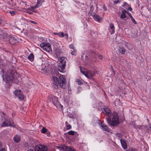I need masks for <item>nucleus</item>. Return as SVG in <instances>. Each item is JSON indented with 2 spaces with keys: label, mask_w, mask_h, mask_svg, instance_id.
I'll list each match as a JSON object with an SVG mask.
<instances>
[{
  "label": "nucleus",
  "mask_w": 151,
  "mask_h": 151,
  "mask_svg": "<svg viewBox=\"0 0 151 151\" xmlns=\"http://www.w3.org/2000/svg\"><path fill=\"white\" fill-rule=\"evenodd\" d=\"M104 116L107 122L113 126H115L119 123L118 114L116 112L113 113L110 109L104 106Z\"/></svg>",
  "instance_id": "1"
},
{
  "label": "nucleus",
  "mask_w": 151,
  "mask_h": 151,
  "mask_svg": "<svg viewBox=\"0 0 151 151\" xmlns=\"http://www.w3.org/2000/svg\"><path fill=\"white\" fill-rule=\"evenodd\" d=\"M52 79L54 82L52 87L54 89L58 88L59 85L62 88H66V81L65 79L63 76H60L58 79L57 77L54 76L53 77Z\"/></svg>",
  "instance_id": "2"
},
{
  "label": "nucleus",
  "mask_w": 151,
  "mask_h": 151,
  "mask_svg": "<svg viewBox=\"0 0 151 151\" xmlns=\"http://www.w3.org/2000/svg\"><path fill=\"white\" fill-rule=\"evenodd\" d=\"M66 61V58L64 57H62L59 58L58 61L59 64L58 65V69L60 72H65V69Z\"/></svg>",
  "instance_id": "3"
},
{
  "label": "nucleus",
  "mask_w": 151,
  "mask_h": 151,
  "mask_svg": "<svg viewBox=\"0 0 151 151\" xmlns=\"http://www.w3.org/2000/svg\"><path fill=\"white\" fill-rule=\"evenodd\" d=\"M2 77L4 81L6 82H12L15 83L17 82V78H15L13 74L11 73H6L2 76Z\"/></svg>",
  "instance_id": "4"
},
{
  "label": "nucleus",
  "mask_w": 151,
  "mask_h": 151,
  "mask_svg": "<svg viewBox=\"0 0 151 151\" xmlns=\"http://www.w3.org/2000/svg\"><path fill=\"white\" fill-rule=\"evenodd\" d=\"M57 147L60 151H76L73 147L65 145L58 146Z\"/></svg>",
  "instance_id": "5"
},
{
  "label": "nucleus",
  "mask_w": 151,
  "mask_h": 151,
  "mask_svg": "<svg viewBox=\"0 0 151 151\" xmlns=\"http://www.w3.org/2000/svg\"><path fill=\"white\" fill-rule=\"evenodd\" d=\"M40 46L47 51L50 52L52 50L51 45L49 43H42L40 45Z\"/></svg>",
  "instance_id": "6"
},
{
  "label": "nucleus",
  "mask_w": 151,
  "mask_h": 151,
  "mask_svg": "<svg viewBox=\"0 0 151 151\" xmlns=\"http://www.w3.org/2000/svg\"><path fill=\"white\" fill-rule=\"evenodd\" d=\"M47 147L42 145H37L35 147V151H47Z\"/></svg>",
  "instance_id": "7"
},
{
  "label": "nucleus",
  "mask_w": 151,
  "mask_h": 151,
  "mask_svg": "<svg viewBox=\"0 0 151 151\" xmlns=\"http://www.w3.org/2000/svg\"><path fill=\"white\" fill-rule=\"evenodd\" d=\"M93 124L94 126L96 125L97 124H98L100 127L103 130H104V124L103 122H101L100 120H94L93 122Z\"/></svg>",
  "instance_id": "8"
},
{
  "label": "nucleus",
  "mask_w": 151,
  "mask_h": 151,
  "mask_svg": "<svg viewBox=\"0 0 151 151\" xmlns=\"http://www.w3.org/2000/svg\"><path fill=\"white\" fill-rule=\"evenodd\" d=\"M48 99H50V101L53 103L54 105L56 106V104L58 102V98L52 95H50Z\"/></svg>",
  "instance_id": "9"
},
{
  "label": "nucleus",
  "mask_w": 151,
  "mask_h": 151,
  "mask_svg": "<svg viewBox=\"0 0 151 151\" xmlns=\"http://www.w3.org/2000/svg\"><path fill=\"white\" fill-rule=\"evenodd\" d=\"M14 94L20 99L22 100L24 98V96L20 90H17L14 92Z\"/></svg>",
  "instance_id": "10"
},
{
  "label": "nucleus",
  "mask_w": 151,
  "mask_h": 151,
  "mask_svg": "<svg viewBox=\"0 0 151 151\" xmlns=\"http://www.w3.org/2000/svg\"><path fill=\"white\" fill-rule=\"evenodd\" d=\"M8 40L9 43L12 45H15L17 42V38L11 36L9 37Z\"/></svg>",
  "instance_id": "11"
},
{
  "label": "nucleus",
  "mask_w": 151,
  "mask_h": 151,
  "mask_svg": "<svg viewBox=\"0 0 151 151\" xmlns=\"http://www.w3.org/2000/svg\"><path fill=\"white\" fill-rule=\"evenodd\" d=\"M1 39L4 41H6L9 40V37L10 35H8L7 33H4L3 34H0Z\"/></svg>",
  "instance_id": "12"
},
{
  "label": "nucleus",
  "mask_w": 151,
  "mask_h": 151,
  "mask_svg": "<svg viewBox=\"0 0 151 151\" xmlns=\"http://www.w3.org/2000/svg\"><path fill=\"white\" fill-rule=\"evenodd\" d=\"M92 16H93V18L95 20L99 22H100L103 20V19L101 17H100L99 15L95 14V13H94L93 14Z\"/></svg>",
  "instance_id": "13"
},
{
  "label": "nucleus",
  "mask_w": 151,
  "mask_h": 151,
  "mask_svg": "<svg viewBox=\"0 0 151 151\" xmlns=\"http://www.w3.org/2000/svg\"><path fill=\"white\" fill-rule=\"evenodd\" d=\"M12 123L10 122L9 120L6 119L4 121L3 124H2V127L8 126H12L14 127L12 124Z\"/></svg>",
  "instance_id": "14"
},
{
  "label": "nucleus",
  "mask_w": 151,
  "mask_h": 151,
  "mask_svg": "<svg viewBox=\"0 0 151 151\" xmlns=\"http://www.w3.org/2000/svg\"><path fill=\"white\" fill-rule=\"evenodd\" d=\"M83 74L89 78H92L93 76H94V74L90 71H87L86 72V73H84L83 72Z\"/></svg>",
  "instance_id": "15"
},
{
  "label": "nucleus",
  "mask_w": 151,
  "mask_h": 151,
  "mask_svg": "<svg viewBox=\"0 0 151 151\" xmlns=\"http://www.w3.org/2000/svg\"><path fill=\"white\" fill-rule=\"evenodd\" d=\"M120 142L122 148L124 150H126L127 149V145L126 141L121 139L120 140Z\"/></svg>",
  "instance_id": "16"
},
{
  "label": "nucleus",
  "mask_w": 151,
  "mask_h": 151,
  "mask_svg": "<svg viewBox=\"0 0 151 151\" xmlns=\"http://www.w3.org/2000/svg\"><path fill=\"white\" fill-rule=\"evenodd\" d=\"M122 14L121 15V18L123 19L125 17H126V15L125 13H128V12L127 11L124 9H123L122 10Z\"/></svg>",
  "instance_id": "17"
},
{
  "label": "nucleus",
  "mask_w": 151,
  "mask_h": 151,
  "mask_svg": "<svg viewBox=\"0 0 151 151\" xmlns=\"http://www.w3.org/2000/svg\"><path fill=\"white\" fill-rule=\"evenodd\" d=\"M14 140L15 142H19L20 141L19 136L18 135H16L14 137Z\"/></svg>",
  "instance_id": "18"
},
{
  "label": "nucleus",
  "mask_w": 151,
  "mask_h": 151,
  "mask_svg": "<svg viewBox=\"0 0 151 151\" xmlns=\"http://www.w3.org/2000/svg\"><path fill=\"white\" fill-rule=\"evenodd\" d=\"M110 27L111 29L110 30L111 34H114L115 32L114 27V24H111L110 25Z\"/></svg>",
  "instance_id": "19"
},
{
  "label": "nucleus",
  "mask_w": 151,
  "mask_h": 151,
  "mask_svg": "<svg viewBox=\"0 0 151 151\" xmlns=\"http://www.w3.org/2000/svg\"><path fill=\"white\" fill-rule=\"evenodd\" d=\"M28 58L31 61H32L34 59V56L33 54H30L28 56Z\"/></svg>",
  "instance_id": "20"
},
{
  "label": "nucleus",
  "mask_w": 151,
  "mask_h": 151,
  "mask_svg": "<svg viewBox=\"0 0 151 151\" xmlns=\"http://www.w3.org/2000/svg\"><path fill=\"white\" fill-rule=\"evenodd\" d=\"M54 35H58L59 37H63L64 36V34L63 32H60L59 33L55 32L53 33Z\"/></svg>",
  "instance_id": "21"
},
{
  "label": "nucleus",
  "mask_w": 151,
  "mask_h": 151,
  "mask_svg": "<svg viewBox=\"0 0 151 151\" xmlns=\"http://www.w3.org/2000/svg\"><path fill=\"white\" fill-rule=\"evenodd\" d=\"M55 53L57 56H59L61 53V50L60 49H56L55 50Z\"/></svg>",
  "instance_id": "22"
},
{
  "label": "nucleus",
  "mask_w": 151,
  "mask_h": 151,
  "mask_svg": "<svg viewBox=\"0 0 151 151\" xmlns=\"http://www.w3.org/2000/svg\"><path fill=\"white\" fill-rule=\"evenodd\" d=\"M89 55L91 56L92 57H95V54L96 55V52H94L92 51L91 50H89L88 51Z\"/></svg>",
  "instance_id": "23"
},
{
  "label": "nucleus",
  "mask_w": 151,
  "mask_h": 151,
  "mask_svg": "<svg viewBox=\"0 0 151 151\" xmlns=\"http://www.w3.org/2000/svg\"><path fill=\"white\" fill-rule=\"evenodd\" d=\"M90 7V11L89 12L88 14L89 16L92 15V16H93V14L94 13H93V8L92 6H91Z\"/></svg>",
  "instance_id": "24"
},
{
  "label": "nucleus",
  "mask_w": 151,
  "mask_h": 151,
  "mask_svg": "<svg viewBox=\"0 0 151 151\" xmlns=\"http://www.w3.org/2000/svg\"><path fill=\"white\" fill-rule=\"evenodd\" d=\"M119 50L120 52L122 54H124L125 52V50L123 48H121Z\"/></svg>",
  "instance_id": "25"
},
{
  "label": "nucleus",
  "mask_w": 151,
  "mask_h": 151,
  "mask_svg": "<svg viewBox=\"0 0 151 151\" xmlns=\"http://www.w3.org/2000/svg\"><path fill=\"white\" fill-rule=\"evenodd\" d=\"M126 151H138L137 150L133 148H129V149L126 150Z\"/></svg>",
  "instance_id": "26"
},
{
  "label": "nucleus",
  "mask_w": 151,
  "mask_h": 151,
  "mask_svg": "<svg viewBox=\"0 0 151 151\" xmlns=\"http://www.w3.org/2000/svg\"><path fill=\"white\" fill-rule=\"evenodd\" d=\"M47 129L45 127H43L42 129L41 130V132L42 133H45L47 131Z\"/></svg>",
  "instance_id": "27"
},
{
  "label": "nucleus",
  "mask_w": 151,
  "mask_h": 151,
  "mask_svg": "<svg viewBox=\"0 0 151 151\" xmlns=\"http://www.w3.org/2000/svg\"><path fill=\"white\" fill-rule=\"evenodd\" d=\"M75 133H76V132L72 130H71L68 132V133L69 134L71 135H74Z\"/></svg>",
  "instance_id": "28"
},
{
  "label": "nucleus",
  "mask_w": 151,
  "mask_h": 151,
  "mask_svg": "<svg viewBox=\"0 0 151 151\" xmlns=\"http://www.w3.org/2000/svg\"><path fill=\"white\" fill-rule=\"evenodd\" d=\"M104 130L108 131V132H110L111 131L110 129L107 126L104 125Z\"/></svg>",
  "instance_id": "29"
},
{
  "label": "nucleus",
  "mask_w": 151,
  "mask_h": 151,
  "mask_svg": "<svg viewBox=\"0 0 151 151\" xmlns=\"http://www.w3.org/2000/svg\"><path fill=\"white\" fill-rule=\"evenodd\" d=\"M42 66H45V68H41V70L42 71V72L43 73H45L46 72V70L45 69V64H42Z\"/></svg>",
  "instance_id": "30"
},
{
  "label": "nucleus",
  "mask_w": 151,
  "mask_h": 151,
  "mask_svg": "<svg viewBox=\"0 0 151 151\" xmlns=\"http://www.w3.org/2000/svg\"><path fill=\"white\" fill-rule=\"evenodd\" d=\"M72 52H71V54L72 55H76V51L74 50H71Z\"/></svg>",
  "instance_id": "31"
},
{
  "label": "nucleus",
  "mask_w": 151,
  "mask_h": 151,
  "mask_svg": "<svg viewBox=\"0 0 151 151\" xmlns=\"http://www.w3.org/2000/svg\"><path fill=\"white\" fill-rule=\"evenodd\" d=\"M76 82L78 83L79 85H81L83 83L82 81L79 79H77Z\"/></svg>",
  "instance_id": "32"
},
{
  "label": "nucleus",
  "mask_w": 151,
  "mask_h": 151,
  "mask_svg": "<svg viewBox=\"0 0 151 151\" xmlns=\"http://www.w3.org/2000/svg\"><path fill=\"white\" fill-rule=\"evenodd\" d=\"M36 5H37L38 7L41 5V0H37V4Z\"/></svg>",
  "instance_id": "33"
},
{
  "label": "nucleus",
  "mask_w": 151,
  "mask_h": 151,
  "mask_svg": "<svg viewBox=\"0 0 151 151\" xmlns=\"http://www.w3.org/2000/svg\"><path fill=\"white\" fill-rule=\"evenodd\" d=\"M130 18H131V20H132V22L134 24H137V22H136V21H135V20L132 17H131Z\"/></svg>",
  "instance_id": "34"
},
{
  "label": "nucleus",
  "mask_w": 151,
  "mask_h": 151,
  "mask_svg": "<svg viewBox=\"0 0 151 151\" xmlns=\"http://www.w3.org/2000/svg\"><path fill=\"white\" fill-rule=\"evenodd\" d=\"M9 13L11 14L12 16H14L15 15V14L17 13L15 11H12L9 12Z\"/></svg>",
  "instance_id": "35"
},
{
  "label": "nucleus",
  "mask_w": 151,
  "mask_h": 151,
  "mask_svg": "<svg viewBox=\"0 0 151 151\" xmlns=\"http://www.w3.org/2000/svg\"><path fill=\"white\" fill-rule=\"evenodd\" d=\"M69 47L70 49H72V50H74V46L73 44H70V45Z\"/></svg>",
  "instance_id": "36"
},
{
  "label": "nucleus",
  "mask_w": 151,
  "mask_h": 151,
  "mask_svg": "<svg viewBox=\"0 0 151 151\" xmlns=\"http://www.w3.org/2000/svg\"><path fill=\"white\" fill-rule=\"evenodd\" d=\"M31 7L32 9H32H35V8L38 7V6H37V5H36L35 6H32Z\"/></svg>",
  "instance_id": "37"
},
{
  "label": "nucleus",
  "mask_w": 151,
  "mask_h": 151,
  "mask_svg": "<svg viewBox=\"0 0 151 151\" xmlns=\"http://www.w3.org/2000/svg\"><path fill=\"white\" fill-rule=\"evenodd\" d=\"M71 128V126L69 124L68 125L67 127V129H70Z\"/></svg>",
  "instance_id": "38"
},
{
  "label": "nucleus",
  "mask_w": 151,
  "mask_h": 151,
  "mask_svg": "<svg viewBox=\"0 0 151 151\" xmlns=\"http://www.w3.org/2000/svg\"><path fill=\"white\" fill-rule=\"evenodd\" d=\"M119 3V0L114 1V3L115 4H117Z\"/></svg>",
  "instance_id": "39"
},
{
  "label": "nucleus",
  "mask_w": 151,
  "mask_h": 151,
  "mask_svg": "<svg viewBox=\"0 0 151 151\" xmlns=\"http://www.w3.org/2000/svg\"><path fill=\"white\" fill-rule=\"evenodd\" d=\"M48 136H49L50 134V133L47 130V132L45 133Z\"/></svg>",
  "instance_id": "40"
},
{
  "label": "nucleus",
  "mask_w": 151,
  "mask_h": 151,
  "mask_svg": "<svg viewBox=\"0 0 151 151\" xmlns=\"http://www.w3.org/2000/svg\"><path fill=\"white\" fill-rule=\"evenodd\" d=\"M30 22L32 23H33V24H37V22H34V21H30Z\"/></svg>",
  "instance_id": "41"
},
{
  "label": "nucleus",
  "mask_w": 151,
  "mask_h": 151,
  "mask_svg": "<svg viewBox=\"0 0 151 151\" xmlns=\"http://www.w3.org/2000/svg\"><path fill=\"white\" fill-rule=\"evenodd\" d=\"M64 36H65V38L67 40L68 38V34H65V35H64Z\"/></svg>",
  "instance_id": "42"
},
{
  "label": "nucleus",
  "mask_w": 151,
  "mask_h": 151,
  "mask_svg": "<svg viewBox=\"0 0 151 151\" xmlns=\"http://www.w3.org/2000/svg\"><path fill=\"white\" fill-rule=\"evenodd\" d=\"M98 57L100 59H103V56L101 55H99Z\"/></svg>",
  "instance_id": "43"
},
{
  "label": "nucleus",
  "mask_w": 151,
  "mask_h": 151,
  "mask_svg": "<svg viewBox=\"0 0 151 151\" xmlns=\"http://www.w3.org/2000/svg\"><path fill=\"white\" fill-rule=\"evenodd\" d=\"M128 10H129L131 11H132V9L131 7H129L128 9Z\"/></svg>",
  "instance_id": "44"
},
{
  "label": "nucleus",
  "mask_w": 151,
  "mask_h": 151,
  "mask_svg": "<svg viewBox=\"0 0 151 151\" xmlns=\"http://www.w3.org/2000/svg\"><path fill=\"white\" fill-rule=\"evenodd\" d=\"M27 10H30V11H32V8H31V7L30 8H28L27 9Z\"/></svg>",
  "instance_id": "45"
},
{
  "label": "nucleus",
  "mask_w": 151,
  "mask_h": 151,
  "mask_svg": "<svg viewBox=\"0 0 151 151\" xmlns=\"http://www.w3.org/2000/svg\"><path fill=\"white\" fill-rule=\"evenodd\" d=\"M127 13L129 15V16L130 17V18L131 17H132V15H131V14L130 13H129V12H128V13Z\"/></svg>",
  "instance_id": "46"
},
{
  "label": "nucleus",
  "mask_w": 151,
  "mask_h": 151,
  "mask_svg": "<svg viewBox=\"0 0 151 151\" xmlns=\"http://www.w3.org/2000/svg\"><path fill=\"white\" fill-rule=\"evenodd\" d=\"M0 151H5V150L4 148H3L0 150Z\"/></svg>",
  "instance_id": "47"
},
{
  "label": "nucleus",
  "mask_w": 151,
  "mask_h": 151,
  "mask_svg": "<svg viewBox=\"0 0 151 151\" xmlns=\"http://www.w3.org/2000/svg\"><path fill=\"white\" fill-rule=\"evenodd\" d=\"M27 151H33V150L32 149H30L28 150Z\"/></svg>",
  "instance_id": "48"
},
{
  "label": "nucleus",
  "mask_w": 151,
  "mask_h": 151,
  "mask_svg": "<svg viewBox=\"0 0 151 151\" xmlns=\"http://www.w3.org/2000/svg\"><path fill=\"white\" fill-rule=\"evenodd\" d=\"M81 73H82L83 74V72L84 73H85V72H84V71H82L81 70Z\"/></svg>",
  "instance_id": "49"
},
{
  "label": "nucleus",
  "mask_w": 151,
  "mask_h": 151,
  "mask_svg": "<svg viewBox=\"0 0 151 151\" xmlns=\"http://www.w3.org/2000/svg\"><path fill=\"white\" fill-rule=\"evenodd\" d=\"M28 12L29 14H32V12Z\"/></svg>",
  "instance_id": "50"
},
{
  "label": "nucleus",
  "mask_w": 151,
  "mask_h": 151,
  "mask_svg": "<svg viewBox=\"0 0 151 151\" xmlns=\"http://www.w3.org/2000/svg\"><path fill=\"white\" fill-rule=\"evenodd\" d=\"M1 147V143L0 142V147Z\"/></svg>",
  "instance_id": "51"
},
{
  "label": "nucleus",
  "mask_w": 151,
  "mask_h": 151,
  "mask_svg": "<svg viewBox=\"0 0 151 151\" xmlns=\"http://www.w3.org/2000/svg\"><path fill=\"white\" fill-rule=\"evenodd\" d=\"M104 97H105V98L106 99V96H105V93H104Z\"/></svg>",
  "instance_id": "52"
},
{
  "label": "nucleus",
  "mask_w": 151,
  "mask_h": 151,
  "mask_svg": "<svg viewBox=\"0 0 151 151\" xmlns=\"http://www.w3.org/2000/svg\"><path fill=\"white\" fill-rule=\"evenodd\" d=\"M149 127L151 129V126L150 125Z\"/></svg>",
  "instance_id": "53"
},
{
  "label": "nucleus",
  "mask_w": 151,
  "mask_h": 151,
  "mask_svg": "<svg viewBox=\"0 0 151 151\" xmlns=\"http://www.w3.org/2000/svg\"><path fill=\"white\" fill-rule=\"evenodd\" d=\"M106 8H105V7L104 6V11L106 10Z\"/></svg>",
  "instance_id": "54"
},
{
  "label": "nucleus",
  "mask_w": 151,
  "mask_h": 151,
  "mask_svg": "<svg viewBox=\"0 0 151 151\" xmlns=\"http://www.w3.org/2000/svg\"><path fill=\"white\" fill-rule=\"evenodd\" d=\"M147 126H145V128H147Z\"/></svg>",
  "instance_id": "55"
},
{
  "label": "nucleus",
  "mask_w": 151,
  "mask_h": 151,
  "mask_svg": "<svg viewBox=\"0 0 151 151\" xmlns=\"http://www.w3.org/2000/svg\"><path fill=\"white\" fill-rule=\"evenodd\" d=\"M68 122H65V123H66V124H68Z\"/></svg>",
  "instance_id": "56"
},
{
  "label": "nucleus",
  "mask_w": 151,
  "mask_h": 151,
  "mask_svg": "<svg viewBox=\"0 0 151 151\" xmlns=\"http://www.w3.org/2000/svg\"><path fill=\"white\" fill-rule=\"evenodd\" d=\"M33 11V12H35L34 10H33V11Z\"/></svg>",
  "instance_id": "57"
},
{
  "label": "nucleus",
  "mask_w": 151,
  "mask_h": 151,
  "mask_svg": "<svg viewBox=\"0 0 151 151\" xmlns=\"http://www.w3.org/2000/svg\"><path fill=\"white\" fill-rule=\"evenodd\" d=\"M103 9H104V6H103Z\"/></svg>",
  "instance_id": "58"
}]
</instances>
